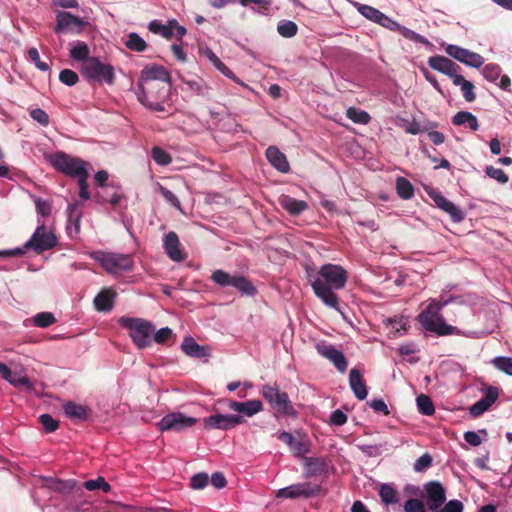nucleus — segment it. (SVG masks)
Returning a JSON list of instances; mask_svg holds the SVG:
<instances>
[{
	"label": "nucleus",
	"mask_w": 512,
	"mask_h": 512,
	"mask_svg": "<svg viewBox=\"0 0 512 512\" xmlns=\"http://www.w3.org/2000/svg\"><path fill=\"white\" fill-rule=\"evenodd\" d=\"M347 278V271L342 266L329 263L320 267L317 277L311 280V286L324 305L340 311L336 291L345 287Z\"/></svg>",
	"instance_id": "obj_1"
},
{
	"label": "nucleus",
	"mask_w": 512,
	"mask_h": 512,
	"mask_svg": "<svg viewBox=\"0 0 512 512\" xmlns=\"http://www.w3.org/2000/svg\"><path fill=\"white\" fill-rule=\"evenodd\" d=\"M448 301L432 299L428 306L418 315V321L429 332L439 336L458 335L459 329L445 323L440 310L447 305Z\"/></svg>",
	"instance_id": "obj_2"
},
{
	"label": "nucleus",
	"mask_w": 512,
	"mask_h": 512,
	"mask_svg": "<svg viewBox=\"0 0 512 512\" xmlns=\"http://www.w3.org/2000/svg\"><path fill=\"white\" fill-rule=\"evenodd\" d=\"M120 325L130 330V337L138 349H144L152 344L154 326L142 318L122 317Z\"/></svg>",
	"instance_id": "obj_3"
},
{
	"label": "nucleus",
	"mask_w": 512,
	"mask_h": 512,
	"mask_svg": "<svg viewBox=\"0 0 512 512\" xmlns=\"http://www.w3.org/2000/svg\"><path fill=\"white\" fill-rule=\"evenodd\" d=\"M81 73L88 82L106 83L109 86L115 84L114 67L103 63L98 57L86 59L81 65Z\"/></svg>",
	"instance_id": "obj_4"
},
{
	"label": "nucleus",
	"mask_w": 512,
	"mask_h": 512,
	"mask_svg": "<svg viewBox=\"0 0 512 512\" xmlns=\"http://www.w3.org/2000/svg\"><path fill=\"white\" fill-rule=\"evenodd\" d=\"M46 160L59 172L72 178H78L88 172V163L63 151L46 155Z\"/></svg>",
	"instance_id": "obj_5"
},
{
	"label": "nucleus",
	"mask_w": 512,
	"mask_h": 512,
	"mask_svg": "<svg viewBox=\"0 0 512 512\" xmlns=\"http://www.w3.org/2000/svg\"><path fill=\"white\" fill-rule=\"evenodd\" d=\"M261 394L269 403L275 415L296 416V410L293 407L286 392L281 391L278 386L264 385Z\"/></svg>",
	"instance_id": "obj_6"
},
{
	"label": "nucleus",
	"mask_w": 512,
	"mask_h": 512,
	"mask_svg": "<svg viewBox=\"0 0 512 512\" xmlns=\"http://www.w3.org/2000/svg\"><path fill=\"white\" fill-rule=\"evenodd\" d=\"M211 280L221 287L232 286L243 295L255 296L257 294V288L242 275H231L224 270L218 269L212 273Z\"/></svg>",
	"instance_id": "obj_7"
},
{
	"label": "nucleus",
	"mask_w": 512,
	"mask_h": 512,
	"mask_svg": "<svg viewBox=\"0 0 512 512\" xmlns=\"http://www.w3.org/2000/svg\"><path fill=\"white\" fill-rule=\"evenodd\" d=\"M95 259L106 272L115 275L130 272L134 266V260L128 254L100 253Z\"/></svg>",
	"instance_id": "obj_8"
},
{
	"label": "nucleus",
	"mask_w": 512,
	"mask_h": 512,
	"mask_svg": "<svg viewBox=\"0 0 512 512\" xmlns=\"http://www.w3.org/2000/svg\"><path fill=\"white\" fill-rule=\"evenodd\" d=\"M160 81H171L169 72L160 65H147L141 71L137 86L146 93H152L154 88L159 86Z\"/></svg>",
	"instance_id": "obj_9"
},
{
	"label": "nucleus",
	"mask_w": 512,
	"mask_h": 512,
	"mask_svg": "<svg viewBox=\"0 0 512 512\" xmlns=\"http://www.w3.org/2000/svg\"><path fill=\"white\" fill-rule=\"evenodd\" d=\"M57 245V238L47 231L44 225L38 226L31 238L24 244L25 248H31L37 254L50 250Z\"/></svg>",
	"instance_id": "obj_10"
},
{
	"label": "nucleus",
	"mask_w": 512,
	"mask_h": 512,
	"mask_svg": "<svg viewBox=\"0 0 512 512\" xmlns=\"http://www.w3.org/2000/svg\"><path fill=\"white\" fill-rule=\"evenodd\" d=\"M321 486L310 482L293 484L278 490L277 497L295 499L298 497L310 498L316 496Z\"/></svg>",
	"instance_id": "obj_11"
},
{
	"label": "nucleus",
	"mask_w": 512,
	"mask_h": 512,
	"mask_svg": "<svg viewBox=\"0 0 512 512\" xmlns=\"http://www.w3.org/2000/svg\"><path fill=\"white\" fill-rule=\"evenodd\" d=\"M445 52L448 56L470 67L479 68L484 64V58L480 54L457 45H447Z\"/></svg>",
	"instance_id": "obj_12"
},
{
	"label": "nucleus",
	"mask_w": 512,
	"mask_h": 512,
	"mask_svg": "<svg viewBox=\"0 0 512 512\" xmlns=\"http://www.w3.org/2000/svg\"><path fill=\"white\" fill-rule=\"evenodd\" d=\"M427 507L430 511L437 512L446 501V490L438 481H429L424 484Z\"/></svg>",
	"instance_id": "obj_13"
},
{
	"label": "nucleus",
	"mask_w": 512,
	"mask_h": 512,
	"mask_svg": "<svg viewBox=\"0 0 512 512\" xmlns=\"http://www.w3.org/2000/svg\"><path fill=\"white\" fill-rule=\"evenodd\" d=\"M197 423V419L185 416L182 413H170L164 416L159 422L161 431H181Z\"/></svg>",
	"instance_id": "obj_14"
},
{
	"label": "nucleus",
	"mask_w": 512,
	"mask_h": 512,
	"mask_svg": "<svg viewBox=\"0 0 512 512\" xmlns=\"http://www.w3.org/2000/svg\"><path fill=\"white\" fill-rule=\"evenodd\" d=\"M244 418L237 414H220L216 413L204 419V425L207 428L229 430L233 427L244 423Z\"/></svg>",
	"instance_id": "obj_15"
},
{
	"label": "nucleus",
	"mask_w": 512,
	"mask_h": 512,
	"mask_svg": "<svg viewBox=\"0 0 512 512\" xmlns=\"http://www.w3.org/2000/svg\"><path fill=\"white\" fill-rule=\"evenodd\" d=\"M316 350L322 357L331 361L339 372L344 373L346 371L348 361L344 354L334 345L319 343L316 345Z\"/></svg>",
	"instance_id": "obj_16"
},
{
	"label": "nucleus",
	"mask_w": 512,
	"mask_h": 512,
	"mask_svg": "<svg viewBox=\"0 0 512 512\" xmlns=\"http://www.w3.org/2000/svg\"><path fill=\"white\" fill-rule=\"evenodd\" d=\"M55 32H75L78 33L82 30L84 21L72 15L70 12L60 11L56 15Z\"/></svg>",
	"instance_id": "obj_17"
},
{
	"label": "nucleus",
	"mask_w": 512,
	"mask_h": 512,
	"mask_svg": "<svg viewBox=\"0 0 512 512\" xmlns=\"http://www.w3.org/2000/svg\"><path fill=\"white\" fill-rule=\"evenodd\" d=\"M278 439L288 445L291 451L298 457L310 451V444L304 436L298 435V437H295L293 434L283 431L279 433Z\"/></svg>",
	"instance_id": "obj_18"
},
{
	"label": "nucleus",
	"mask_w": 512,
	"mask_h": 512,
	"mask_svg": "<svg viewBox=\"0 0 512 512\" xmlns=\"http://www.w3.org/2000/svg\"><path fill=\"white\" fill-rule=\"evenodd\" d=\"M428 65L433 70L449 76L452 78V81H454L455 77L460 75L457 74L460 67L455 62L444 56L436 55L429 57Z\"/></svg>",
	"instance_id": "obj_19"
},
{
	"label": "nucleus",
	"mask_w": 512,
	"mask_h": 512,
	"mask_svg": "<svg viewBox=\"0 0 512 512\" xmlns=\"http://www.w3.org/2000/svg\"><path fill=\"white\" fill-rule=\"evenodd\" d=\"M499 390L495 386H489L484 397L475 402L469 409L470 414L473 417H479L486 412L498 399Z\"/></svg>",
	"instance_id": "obj_20"
},
{
	"label": "nucleus",
	"mask_w": 512,
	"mask_h": 512,
	"mask_svg": "<svg viewBox=\"0 0 512 512\" xmlns=\"http://www.w3.org/2000/svg\"><path fill=\"white\" fill-rule=\"evenodd\" d=\"M431 197L434 200L436 206L449 214L454 222H460L465 218V214L453 202L448 200L440 193L433 194Z\"/></svg>",
	"instance_id": "obj_21"
},
{
	"label": "nucleus",
	"mask_w": 512,
	"mask_h": 512,
	"mask_svg": "<svg viewBox=\"0 0 512 512\" xmlns=\"http://www.w3.org/2000/svg\"><path fill=\"white\" fill-rule=\"evenodd\" d=\"M265 156L269 163L279 172L287 173L290 170V165L286 155L279 150L276 146H269L265 151Z\"/></svg>",
	"instance_id": "obj_22"
},
{
	"label": "nucleus",
	"mask_w": 512,
	"mask_h": 512,
	"mask_svg": "<svg viewBox=\"0 0 512 512\" xmlns=\"http://www.w3.org/2000/svg\"><path fill=\"white\" fill-rule=\"evenodd\" d=\"M163 247L167 256L171 260L179 262L184 259V255L180 249V241L176 232L170 231L165 235Z\"/></svg>",
	"instance_id": "obj_23"
},
{
	"label": "nucleus",
	"mask_w": 512,
	"mask_h": 512,
	"mask_svg": "<svg viewBox=\"0 0 512 512\" xmlns=\"http://www.w3.org/2000/svg\"><path fill=\"white\" fill-rule=\"evenodd\" d=\"M0 375L16 388L25 387L27 390L32 389L30 379L26 375L18 372H12L4 363L0 362Z\"/></svg>",
	"instance_id": "obj_24"
},
{
	"label": "nucleus",
	"mask_w": 512,
	"mask_h": 512,
	"mask_svg": "<svg viewBox=\"0 0 512 512\" xmlns=\"http://www.w3.org/2000/svg\"><path fill=\"white\" fill-rule=\"evenodd\" d=\"M171 81H160L159 86L154 88V92L146 93L143 89H138V99L141 103H150L153 100H165L170 91Z\"/></svg>",
	"instance_id": "obj_25"
},
{
	"label": "nucleus",
	"mask_w": 512,
	"mask_h": 512,
	"mask_svg": "<svg viewBox=\"0 0 512 512\" xmlns=\"http://www.w3.org/2000/svg\"><path fill=\"white\" fill-rule=\"evenodd\" d=\"M228 407L230 410L248 417H252L263 410V404L260 400H249L246 402L231 400L229 401Z\"/></svg>",
	"instance_id": "obj_26"
},
{
	"label": "nucleus",
	"mask_w": 512,
	"mask_h": 512,
	"mask_svg": "<svg viewBox=\"0 0 512 512\" xmlns=\"http://www.w3.org/2000/svg\"><path fill=\"white\" fill-rule=\"evenodd\" d=\"M349 385L357 399H366L368 395L367 387L360 371L356 368H353L349 373Z\"/></svg>",
	"instance_id": "obj_27"
},
{
	"label": "nucleus",
	"mask_w": 512,
	"mask_h": 512,
	"mask_svg": "<svg viewBox=\"0 0 512 512\" xmlns=\"http://www.w3.org/2000/svg\"><path fill=\"white\" fill-rule=\"evenodd\" d=\"M181 349L190 357L204 358L209 356V349L206 346L199 345L192 337L184 338Z\"/></svg>",
	"instance_id": "obj_28"
},
{
	"label": "nucleus",
	"mask_w": 512,
	"mask_h": 512,
	"mask_svg": "<svg viewBox=\"0 0 512 512\" xmlns=\"http://www.w3.org/2000/svg\"><path fill=\"white\" fill-rule=\"evenodd\" d=\"M62 408L67 417L76 421H85L89 416V409L86 406L73 401L63 403Z\"/></svg>",
	"instance_id": "obj_29"
},
{
	"label": "nucleus",
	"mask_w": 512,
	"mask_h": 512,
	"mask_svg": "<svg viewBox=\"0 0 512 512\" xmlns=\"http://www.w3.org/2000/svg\"><path fill=\"white\" fill-rule=\"evenodd\" d=\"M115 292L104 289L94 298V305L98 311L107 312L113 308Z\"/></svg>",
	"instance_id": "obj_30"
},
{
	"label": "nucleus",
	"mask_w": 512,
	"mask_h": 512,
	"mask_svg": "<svg viewBox=\"0 0 512 512\" xmlns=\"http://www.w3.org/2000/svg\"><path fill=\"white\" fill-rule=\"evenodd\" d=\"M452 124L455 126L468 125L472 131L479 129V122L475 115L468 111H459L452 117Z\"/></svg>",
	"instance_id": "obj_31"
},
{
	"label": "nucleus",
	"mask_w": 512,
	"mask_h": 512,
	"mask_svg": "<svg viewBox=\"0 0 512 512\" xmlns=\"http://www.w3.org/2000/svg\"><path fill=\"white\" fill-rule=\"evenodd\" d=\"M379 496L385 505H394L400 502L399 492L390 484L383 483L380 485Z\"/></svg>",
	"instance_id": "obj_32"
},
{
	"label": "nucleus",
	"mask_w": 512,
	"mask_h": 512,
	"mask_svg": "<svg viewBox=\"0 0 512 512\" xmlns=\"http://www.w3.org/2000/svg\"><path fill=\"white\" fill-rule=\"evenodd\" d=\"M306 477H313L325 470V462L321 458H305Z\"/></svg>",
	"instance_id": "obj_33"
},
{
	"label": "nucleus",
	"mask_w": 512,
	"mask_h": 512,
	"mask_svg": "<svg viewBox=\"0 0 512 512\" xmlns=\"http://www.w3.org/2000/svg\"><path fill=\"white\" fill-rule=\"evenodd\" d=\"M453 84L461 87L463 96L467 102H473L476 99L473 83L466 80L462 75L455 77Z\"/></svg>",
	"instance_id": "obj_34"
},
{
	"label": "nucleus",
	"mask_w": 512,
	"mask_h": 512,
	"mask_svg": "<svg viewBox=\"0 0 512 512\" xmlns=\"http://www.w3.org/2000/svg\"><path fill=\"white\" fill-rule=\"evenodd\" d=\"M396 191L400 198L404 200L411 199L414 196V187L411 182L404 178L398 177L396 180Z\"/></svg>",
	"instance_id": "obj_35"
},
{
	"label": "nucleus",
	"mask_w": 512,
	"mask_h": 512,
	"mask_svg": "<svg viewBox=\"0 0 512 512\" xmlns=\"http://www.w3.org/2000/svg\"><path fill=\"white\" fill-rule=\"evenodd\" d=\"M418 411L422 415L431 416L435 412L434 404L431 398L426 394H420L416 398Z\"/></svg>",
	"instance_id": "obj_36"
},
{
	"label": "nucleus",
	"mask_w": 512,
	"mask_h": 512,
	"mask_svg": "<svg viewBox=\"0 0 512 512\" xmlns=\"http://www.w3.org/2000/svg\"><path fill=\"white\" fill-rule=\"evenodd\" d=\"M346 116L351 121H353L354 123H357V124L365 125V124H368L371 120L370 115L366 111L360 110L355 107H349L346 110Z\"/></svg>",
	"instance_id": "obj_37"
},
{
	"label": "nucleus",
	"mask_w": 512,
	"mask_h": 512,
	"mask_svg": "<svg viewBox=\"0 0 512 512\" xmlns=\"http://www.w3.org/2000/svg\"><path fill=\"white\" fill-rule=\"evenodd\" d=\"M283 208L291 215H299L307 208V203L302 200L287 198L283 202Z\"/></svg>",
	"instance_id": "obj_38"
},
{
	"label": "nucleus",
	"mask_w": 512,
	"mask_h": 512,
	"mask_svg": "<svg viewBox=\"0 0 512 512\" xmlns=\"http://www.w3.org/2000/svg\"><path fill=\"white\" fill-rule=\"evenodd\" d=\"M125 45L128 49L135 52H143L147 48L145 40L135 32L128 35Z\"/></svg>",
	"instance_id": "obj_39"
},
{
	"label": "nucleus",
	"mask_w": 512,
	"mask_h": 512,
	"mask_svg": "<svg viewBox=\"0 0 512 512\" xmlns=\"http://www.w3.org/2000/svg\"><path fill=\"white\" fill-rule=\"evenodd\" d=\"M149 30L155 34H161L164 38H171L173 36V30L171 29V20L167 25L161 24L157 20H153L148 25Z\"/></svg>",
	"instance_id": "obj_40"
},
{
	"label": "nucleus",
	"mask_w": 512,
	"mask_h": 512,
	"mask_svg": "<svg viewBox=\"0 0 512 512\" xmlns=\"http://www.w3.org/2000/svg\"><path fill=\"white\" fill-rule=\"evenodd\" d=\"M68 223L74 226L75 232L79 233L80 231V219H81V211L79 210L78 204L72 203L68 205Z\"/></svg>",
	"instance_id": "obj_41"
},
{
	"label": "nucleus",
	"mask_w": 512,
	"mask_h": 512,
	"mask_svg": "<svg viewBox=\"0 0 512 512\" xmlns=\"http://www.w3.org/2000/svg\"><path fill=\"white\" fill-rule=\"evenodd\" d=\"M70 56L77 61L85 62L89 57V48L85 42H78L71 50Z\"/></svg>",
	"instance_id": "obj_42"
},
{
	"label": "nucleus",
	"mask_w": 512,
	"mask_h": 512,
	"mask_svg": "<svg viewBox=\"0 0 512 512\" xmlns=\"http://www.w3.org/2000/svg\"><path fill=\"white\" fill-rule=\"evenodd\" d=\"M209 60L214 64V66L226 77L237 81L236 75L213 53L209 51L207 53Z\"/></svg>",
	"instance_id": "obj_43"
},
{
	"label": "nucleus",
	"mask_w": 512,
	"mask_h": 512,
	"mask_svg": "<svg viewBox=\"0 0 512 512\" xmlns=\"http://www.w3.org/2000/svg\"><path fill=\"white\" fill-rule=\"evenodd\" d=\"M396 31H398L406 39L424 45H431V43L424 36L416 33L413 30H410L409 28L399 25Z\"/></svg>",
	"instance_id": "obj_44"
},
{
	"label": "nucleus",
	"mask_w": 512,
	"mask_h": 512,
	"mask_svg": "<svg viewBox=\"0 0 512 512\" xmlns=\"http://www.w3.org/2000/svg\"><path fill=\"white\" fill-rule=\"evenodd\" d=\"M151 156H152L153 160L158 165H161V166L169 165L172 161L170 154L158 146H155L152 148Z\"/></svg>",
	"instance_id": "obj_45"
},
{
	"label": "nucleus",
	"mask_w": 512,
	"mask_h": 512,
	"mask_svg": "<svg viewBox=\"0 0 512 512\" xmlns=\"http://www.w3.org/2000/svg\"><path fill=\"white\" fill-rule=\"evenodd\" d=\"M278 33L284 38H291L298 32V26L293 21H283L277 26Z\"/></svg>",
	"instance_id": "obj_46"
},
{
	"label": "nucleus",
	"mask_w": 512,
	"mask_h": 512,
	"mask_svg": "<svg viewBox=\"0 0 512 512\" xmlns=\"http://www.w3.org/2000/svg\"><path fill=\"white\" fill-rule=\"evenodd\" d=\"M84 487L89 491L101 489L105 493L111 490L110 484L107 483L103 477H98L96 479H90L85 481Z\"/></svg>",
	"instance_id": "obj_47"
},
{
	"label": "nucleus",
	"mask_w": 512,
	"mask_h": 512,
	"mask_svg": "<svg viewBox=\"0 0 512 512\" xmlns=\"http://www.w3.org/2000/svg\"><path fill=\"white\" fill-rule=\"evenodd\" d=\"M492 364L498 370L506 373L509 376H512V358L511 357H504V356L495 357L492 360Z\"/></svg>",
	"instance_id": "obj_48"
},
{
	"label": "nucleus",
	"mask_w": 512,
	"mask_h": 512,
	"mask_svg": "<svg viewBox=\"0 0 512 512\" xmlns=\"http://www.w3.org/2000/svg\"><path fill=\"white\" fill-rule=\"evenodd\" d=\"M55 322L56 318L50 312H41L34 316V324L37 327L46 328Z\"/></svg>",
	"instance_id": "obj_49"
},
{
	"label": "nucleus",
	"mask_w": 512,
	"mask_h": 512,
	"mask_svg": "<svg viewBox=\"0 0 512 512\" xmlns=\"http://www.w3.org/2000/svg\"><path fill=\"white\" fill-rule=\"evenodd\" d=\"M361 15H363L365 18L374 21L375 23H378L380 21L383 13L379 11L378 9L369 6V5H361L358 9Z\"/></svg>",
	"instance_id": "obj_50"
},
{
	"label": "nucleus",
	"mask_w": 512,
	"mask_h": 512,
	"mask_svg": "<svg viewBox=\"0 0 512 512\" xmlns=\"http://www.w3.org/2000/svg\"><path fill=\"white\" fill-rule=\"evenodd\" d=\"M485 173L500 184H506L509 181L508 175L502 169L495 168L492 165L486 166Z\"/></svg>",
	"instance_id": "obj_51"
},
{
	"label": "nucleus",
	"mask_w": 512,
	"mask_h": 512,
	"mask_svg": "<svg viewBox=\"0 0 512 512\" xmlns=\"http://www.w3.org/2000/svg\"><path fill=\"white\" fill-rule=\"evenodd\" d=\"M404 512H426L423 500L418 498L408 499L403 506Z\"/></svg>",
	"instance_id": "obj_52"
},
{
	"label": "nucleus",
	"mask_w": 512,
	"mask_h": 512,
	"mask_svg": "<svg viewBox=\"0 0 512 512\" xmlns=\"http://www.w3.org/2000/svg\"><path fill=\"white\" fill-rule=\"evenodd\" d=\"M39 422L42 424L46 433H52L59 427V422L54 419L50 414H42L39 417Z\"/></svg>",
	"instance_id": "obj_53"
},
{
	"label": "nucleus",
	"mask_w": 512,
	"mask_h": 512,
	"mask_svg": "<svg viewBox=\"0 0 512 512\" xmlns=\"http://www.w3.org/2000/svg\"><path fill=\"white\" fill-rule=\"evenodd\" d=\"M501 68L497 64H488L483 68L482 74L490 82H496L501 76Z\"/></svg>",
	"instance_id": "obj_54"
},
{
	"label": "nucleus",
	"mask_w": 512,
	"mask_h": 512,
	"mask_svg": "<svg viewBox=\"0 0 512 512\" xmlns=\"http://www.w3.org/2000/svg\"><path fill=\"white\" fill-rule=\"evenodd\" d=\"M59 80L67 86H74L79 81V76L71 69H63L59 73Z\"/></svg>",
	"instance_id": "obj_55"
},
{
	"label": "nucleus",
	"mask_w": 512,
	"mask_h": 512,
	"mask_svg": "<svg viewBox=\"0 0 512 512\" xmlns=\"http://www.w3.org/2000/svg\"><path fill=\"white\" fill-rule=\"evenodd\" d=\"M30 117L44 127L49 125V115L41 108L32 109L30 111Z\"/></svg>",
	"instance_id": "obj_56"
},
{
	"label": "nucleus",
	"mask_w": 512,
	"mask_h": 512,
	"mask_svg": "<svg viewBox=\"0 0 512 512\" xmlns=\"http://www.w3.org/2000/svg\"><path fill=\"white\" fill-rule=\"evenodd\" d=\"M159 190H160V194L162 195V197L165 199L166 202L171 204L176 209L182 210L181 203H180L179 199L172 191H170L169 189H167L166 187H163V186H160Z\"/></svg>",
	"instance_id": "obj_57"
},
{
	"label": "nucleus",
	"mask_w": 512,
	"mask_h": 512,
	"mask_svg": "<svg viewBox=\"0 0 512 512\" xmlns=\"http://www.w3.org/2000/svg\"><path fill=\"white\" fill-rule=\"evenodd\" d=\"M28 57L39 70L48 71L50 69L46 62L40 60L39 52L35 47H32L28 50Z\"/></svg>",
	"instance_id": "obj_58"
},
{
	"label": "nucleus",
	"mask_w": 512,
	"mask_h": 512,
	"mask_svg": "<svg viewBox=\"0 0 512 512\" xmlns=\"http://www.w3.org/2000/svg\"><path fill=\"white\" fill-rule=\"evenodd\" d=\"M88 177H89L88 172H86L83 175L78 177L79 196L83 200L90 199V192L88 191V182H87Z\"/></svg>",
	"instance_id": "obj_59"
},
{
	"label": "nucleus",
	"mask_w": 512,
	"mask_h": 512,
	"mask_svg": "<svg viewBox=\"0 0 512 512\" xmlns=\"http://www.w3.org/2000/svg\"><path fill=\"white\" fill-rule=\"evenodd\" d=\"M431 465L432 457L428 453H425L422 456H420L414 463V470L416 472H423L426 469H428Z\"/></svg>",
	"instance_id": "obj_60"
},
{
	"label": "nucleus",
	"mask_w": 512,
	"mask_h": 512,
	"mask_svg": "<svg viewBox=\"0 0 512 512\" xmlns=\"http://www.w3.org/2000/svg\"><path fill=\"white\" fill-rule=\"evenodd\" d=\"M208 479L206 473H198L191 477L190 485L193 489H202L207 485Z\"/></svg>",
	"instance_id": "obj_61"
},
{
	"label": "nucleus",
	"mask_w": 512,
	"mask_h": 512,
	"mask_svg": "<svg viewBox=\"0 0 512 512\" xmlns=\"http://www.w3.org/2000/svg\"><path fill=\"white\" fill-rule=\"evenodd\" d=\"M440 512H463V503L459 500L445 501L444 505L440 508Z\"/></svg>",
	"instance_id": "obj_62"
},
{
	"label": "nucleus",
	"mask_w": 512,
	"mask_h": 512,
	"mask_svg": "<svg viewBox=\"0 0 512 512\" xmlns=\"http://www.w3.org/2000/svg\"><path fill=\"white\" fill-rule=\"evenodd\" d=\"M329 422L331 425L342 426L347 422V415L340 409H337L331 413Z\"/></svg>",
	"instance_id": "obj_63"
},
{
	"label": "nucleus",
	"mask_w": 512,
	"mask_h": 512,
	"mask_svg": "<svg viewBox=\"0 0 512 512\" xmlns=\"http://www.w3.org/2000/svg\"><path fill=\"white\" fill-rule=\"evenodd\" d=\"M154 334V341L158 344H164L171 336H172V330L168 327H164L159 329Z\"/></svg>",
	"instance_id": "obj_64"
}]
</instances>
